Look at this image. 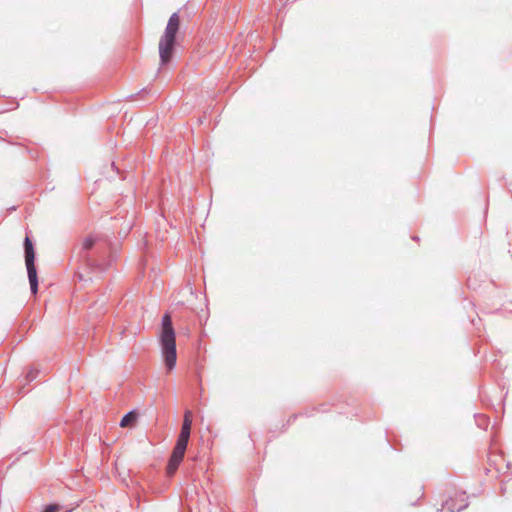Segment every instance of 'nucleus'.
I'll return each mask as SVG.
<instances>
[{"mask_svg": "<svg viewBox=\"0 0 512 512\" xmlns=\"http://www.w3.org/2000/svg\"><path fill=\"white\" fill-rule=\"evenodd\" d=\"M82 257L86 259L87 263L90 266L97 267L100 271L106 270L108 267L111 266L112 262L114 261V257L112 256H110L109 259L103 261L92 259L86 255H82Z\"/></svg>", "mask_w": 512, "mask_h": 512, "instance_id": "39448f33", "label": "nucleus"}, {"mask_svg": "<svg viewBox=\"0 0 512 512\" xmlns=\"http://www.w3.org/2000/svg\"><path fill=\"white\" fill-rule=\"evenodd\" d=\"M191 425H192V418H191V412L187 410L184 413V419L181 427L180 434L188 435L191 434Z\"/></svg>", "mask_w": 512, "mask_h": 512, "instance_id": "0eeeda50", "label": "nucleus"}, {"mask_svg": "<svg viewBox=\"0 0 512 512\" xmlns=\"http://www.w3.org/2000/svg\"><path fill=\"white\" fill-rule=\"evenodd\" d=\"M62 509V506L59 504H49L45 507V509L42 512H60Z\"/></svg>", "mask_w": 512, "mask_h": 512, "instance_id": "4468645a", "label": "nucleus"}, {"mask_svg": "<svg viewBox=\"0 0 512 512\" xmlns=\"http://www.w3.org/2000/svg\"><path fill=\"white\" fill-rule=\"evenodd\" d=\"M161 354L167 370L171 371L176 366L177 350L175 334H167L159 336Z\"/></svg>", "mask_w": 512, "mask_h": 512, "instance_id": "7ed1b4c3", "label": "nucleus"}, {"mask_svg": "<svg viewBox=\"0 0 512 512\" xmlns=\"http://www.w3.org/2000/svg\"><path fill=\"white\" fill-rule=\"evenodd\" d=\"M180 18L178 13H173L167 23L165 32L159 41V56L162 65L168 64L173 55L176 34L179 30Z\"/></svg>", "mask_w": 512, "mask_h": 512, "instance_id": "f257e3e1", "label": "nucleus"}, {"mask_svg": "<svg viewBox=\"0 0 512 512\" xmlns=\"http://www.w3.org/2000/svg\"><path fill=\"white\" fill-rule=\"evenodd\" d=\"M37 373H38L37 371H33V370L29 371L26 376L27 380L33 381L37 377Z\"/></svg>", "mask_w": 512, "mask_h": 512, "instance_id": "2eb2a0df", "label": "nucleus"}, {"mask_svg": "<svg viewBox=\"0 0 512 512\" xmlns=\"http://www.w3.org/2000/svg\"><path fill=\"white\" fill-rule=\"evenodd\" d=\"M24 256L30 289L32 294L35 295L38 291V276L35 266V250L29 236H26L24 240Z\"/></svg>", "mask_w": 512, "mask_h": 512, "instance_id": "f03ea898", "label": "nucleus"}, {"mask_svg": "<svg viewBox=\"0 0 512 512\" xmlns=\"http://www.w3.org/2000/svg\"><path fill=\"white\" fill-rule=\"evenodd\" d=\"M183 460H180L178 458L171 457L168 460V464L166 467V473L169 477L173 476L175 472L177 471L179 465L181 464Z\"/></svg>", "mask_w": 512, "mask_h": 512, "instance_id": "1a4fd4ad", "label": "nucleus"}, {"mask_svg": "<svg viewBox=\"0 0 512 512\" xmlns=\"http://www.w3.org/2000/svg\"><path fill=\"white\" fill-rule=\"evenodd\" d=\"M185 451L184 449H181V448H178V447H174L173 451H172V454H171V457H174V458H178L180 460H183L184 458V455H185Z\"/></svg>", "mask_w": 512, "mask_h": 512, "instance_id": "ddd939ff", "label": "nucleus"}, {"mask_svg": "<svg viewBox=\"0 0 512 512\" xmlns=\"http://www.w3.org/2000/svg\"><path fill=\"white\" fill-rule=\"evenodd\" d=\"M137 420V413L135 411H130L128 413H126L121 421H120V426L121 427H127V426H130L132 424H134Z\"/></svg>", "mask_w": 512, "mask_h": 512, "instance_id": "9d476101", "label": "nucleus"}, {"mask_svg": "<svg viewBox=\"0 0 512 512\" xmlns=\"http://www.w3.org/2000/svg\"><path fill=\"white\" fill-rule=\"evenodd\" d=\"M98 241V238H95L93 236H88L86 237L83 242H82V252H87L89 251L93 246L94 244Z\"/></svg>", "mask_w": 512, "mask_h": 512, "instance_id": "9b49d317", "label": "nucleus"}, {"mask_svg": "<svg viewBox=\"0 0 512 512\" xmlns=\"http://www.w3.org/2000/svg\"><path fill=\"white\" fill-rule=\"evenodd\" d=\"M189 438H190V436H188V435L179 434L175 446L186 450L188 442H189Z\"/></svg>", "mask_w": 512, "mask_h": 512, "instance_id": "f8f14e48", "label": "nucleus"}, {"mask_svg": "<svg viewBox=\"0 0 512 512\" xmlns=\"http://www.w3.org/2000/svg\"><path fill=\"white\" fill-rule=\"evenodd\" d=\"M167 334H175V330L173 328L172 319L169 314H165L162 317V328L160 335H166Z\"/></svg>", "mask_w": 512, "mask_h": 512, "instance_id": "423d86ee", "label": "nucleus"}, {"mask_svg": "<svg viewBox=\"0 0 512 512\" xmlns=\"http://www.w3.org/2000/svg\"><path fill=\"white\" fill-rule=\"evenodd\" d=\"M468 507V501L465 492H461L455 499L446 500L443 508L449 512H460Z\"/></svg>", "mask_w": 512, "mask_h": 512, "instance_id": "20e7f679", "label": "nucleus"}, {"mask_svg": "<svg viewBox=\"0 0 512 512\" xmlns=\"http://www.w3.org/2000/svg\"><path fill=\"white\" fill-rule=\"evenodd\" d=\"M183 460H180L178 458L171 457L168 460V464L166 467V473L169 477L173 476L175 472L177 471L179 465L181 464Z\"/></svg>", "mask_w": 512, "mask_h": 512, "instance_id": "6e6552de", "label": "nucleus"}, {"mask_svg": "<svg viewBox=\"0 0 512 512\" xmlns=\"http://www.w3.org/2000/svg\"><path fill=\"white\" fill-rule=\"evenodd\" d=\"M64 512H71V510H66V511H64Z\"/></svg>", "mask_w": 512, "mask_h": 512, "instance_id": "dca6fc26", "label": "nucleus"}]
</instances>
